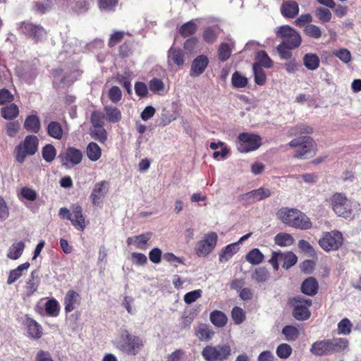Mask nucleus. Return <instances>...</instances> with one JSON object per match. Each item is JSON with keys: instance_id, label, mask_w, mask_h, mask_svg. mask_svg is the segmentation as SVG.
Listing matches in <instances>:
<instances>
[{"instance_id": "obj_1", "label": "nucleus", "mask_w": 361, "mask_h": 361, "mask_svg": "<svg viewBox=\"0 0 361 361\" xmlns=\"http://www.w3.org/2000/svg\"><path fill=\"white\" fill-rule=\"evenodd\" d=\"M113 343L117 349L130 355L138 354L144 346V341L140 337L130 334L126 329L120 331Z\"/></svg>"}, {"instance_id": "obj_2", "label": "nucleus", "mask_w": 361, "mask_h": 361, "mask_svg": "<svg viewBox=\"0 0 361 361\" xmlns=\"http://www.w3.org/2000/svg\"><path fill=\"white\" fill-rule=\"evenodd\" d=\"M329 203L333 211L338 216L345 219L351 217L354 210L359 209V203L348 199L344 193L336 192L332 195Z\"/></svg>"}, {"instance_id": "obj_3", "label": "nucleus", "mask_w": 361, "mask_h": 361, "mask_svg": "<svg viewBox=\"0 0 361 361\" xmlns=\"http://www.w3.org/2000/svg\"><path fill=\"white\" fill-rule=\"evenodd\" d=\"M39 139L36 135H27L14 149L13 154L16 160L23 164L27 156L34 155L38 150Z\"/></svg>"}, {"instance_id": "obj_4", "label": "nucleus", "mask_w": 361, "mask_h": 361, "mask_svg": "<svg viewBox=\"0 0 361 361\" xmlns=\"http://www.w3.org/2000/svg\"><path fill=\"white\" fill-rule=\"evenodd\" d=\"M276 35L282 39V44L290 49H296L300 44L302 39L300 35L295 30L288 25H282L276 27Z\"/></svg>"}, {"instance_id": "obj_5", "label": "nucleus", "mask_w": 361, "mask_h": 361, "mask_svg": "<svg viewBox=\"0 0 361 361\" xmlns=\"http://www.w3.org/2000/svg\"><path fill=\"white\" fill-rule=\"evenodd\" d=\"M262 145L261 137L253 133H242L239 134L236 146L239 152L247 153L257 149Z\"/></svg>"}, {"instance_id": "obj_6", "label": "nucleus", "mask_w": 361, "mask_h": 361, "mask_svg": "<svg viewBox=\"0 0 361 361\" xmlns=\"http://www.w3.org/2000/svg\"><path fill=\"white\" fill-rule=\"evenodd\" d=\"M218 235L215 232H209L204 235L202 239L198 240L195 247V254L200 257L209 255L215 248Z\"/></svg>"}, {"instance_id": "obj_7", "label": "nucleus", "mask_w": 361, "mask_h": 361, "mask_svg": "<svg viewBox=\"0 0 361 361\" xmlns=\"http://www.w3.org/2000/svg\"><path fill=\"white\" fill-rule=\"evenodd\" d=\"M231 348L228 345H207L202 350V355L207 361H221L228 358Z\"/></svg>"}, {"instance_id": "obj_8", "label": "nucleus", "mask_w": 361, "mask_h": 361, "mask_svg": "<svg viewBox=\"0 0 361 361\" xmlns=\"http://www.w3.org/2000/svg\"><path fill=\"white\" fill-rule=\"evenodd\" d=\"M343 241V235L340 231H331L323 234L319 244L324 250L330 252L337 250L342 245Z\"/></svg>"}, {"instance_id": "obj_9", "label": "nucleus", "mask_w": 361, "mask_h": 361, "mask_svg": "<svg viewBox=\"0 0 361 361\" xmlns=\"http://www.w3.org/2000/svg\"><path fill=\"white\" fill-rule=\"evenodd\" d=\"M292 304L294 307L293 315L298 321L307 320L310 317L309 307L312 305L310 299H305L300 296L294 298L292 300Z\"/></svg>"}, {"instance_id": "obj_10", "label": "nucleus", "mask_w": 361, "mask_h": 361, "mask_svg": "<svg viewBox=\"0 0 361 361\" xmlns=\"http://www.w3.org/2000/svg\"><path fill=\"white\" fill-rule=\"evenodd\" d=\"M297 260V256L292 252L284 253L274 252L269 259V263L273 266L274 270L277 271L279 269V263H282L283 267L288 269L295 264Z\"/></svg>"}, {"instance_id": "obj_11", "label": "nucleus", "mask_w": 361, "mask_h": 361, "mask_svg": "<svg viewBox=\"0 0 361 361\" xmlns=\"http://www.w3.org/2000/svg\"><path fill=\"white\" fill-rule=\"evenodd\" d=\"M19 30L30 38L37 42L46 36L45 30L39 25H35L29 22L22 23L19 27Z\"/></svg>"}, {"instance_id": "obj_12", "label": "nucleus", "mask_w": 361, "mask_h": 361, "mask_svg": "<svg viewBox=\"0 0 361 361\" xmlns=\"http://www.w3.org/2000/svg\"><path fill=\"white\" fill-rule=\"evenodd\" d=\"M271 194L269 188L262 187L242 195L240 200L246 203H252L267 198L271 196Z\"/></svg>"}, {"instance_id": "obj_13", "label": "nucleus", "mask_w": 361, "mask_h": 361, "mask_svg": "<svg viewBox=\"0 0 361 361\" xmlns=\"http://www.w3.org/2000/svg\"><path fill=\"white\" fill-rule=\"evenodd\" d=\"M108 191V183L101 181L97 183L92 189L90 199L93 204L99 206L102 204L103 199Z\"/></svg>"}, {"instance_id": "obj_14", "label": "nucleus", "mask_w": 361, "mask_h": 361, "mask_svg": "<svg viewBox=\"0 0 361 361\" xmlns=\"http://www.w3.org/2000/svg\"><path fill=\"white\" fill-rule=\"evenodd\" d=\"M314 154V141L310 137H302L300 146L295 151V157L298 159H305Z\"/></svg>"}, {"instance_id": "obj_15", "label": "nucleus", "mask_w": 361, "mask_h": 361, "mask_svg": "<svg viewBox=\"0 0 361 361\" xmlns=\"http://www.w3.org/2000/svg\"><path fill=\"white\" fill-rule=\"evenodd\" d=\"M79 75L80 73L78 71H75L71 73L70 75H64L61 77V71L56 70L54 72V85H58L59 88H66L71 85V84H72Z\"/></svg>"}, {"instance_id": "obj_16", "label": "nucleus", "mask_w": 361, "mask_h": 361, "mask_svg": "<svg viewBox=\"0 0 361 361\" xmlns=\"http://www.w3.org/2000/svg\"><path fill=\"white\" fill-rule=\"evenodd\" d=\"M209 59L205 55H200L192 62L190 74L192 77H197L202 74L207 67Z\"/></svg>"}, {"instance_id": "obj_17", "label": "nucleus", "mask_w": 361, "mask_h": 361, "mask_svg": "<svg viewBox=\"0 0 361 361\" xmlns=\"http://www.w3.org/2000/svg\"><path fill=\"white\" fill-rule=\"evenodd\" d=\"M80 295L73 290H70L67 292L64 298V310L66 312L73 311L80 303Z\"/></svg>"}, {"instance_id": "obj_18", "label": "nucleus", "mask_w": 361, "mask_h": 361, "mask_svg": "<svg viewBox=\"0 0 361 361\" xmlns=\"http://www.w3.org/2000/svg\"><path fill=\"white\" fill-rule=\"evenodd\" d=\"M72 216L71 221L74 227L80 231H83L86 226L85 219L82 212V208L79 205H73L71 207Z\"/></svg>"}, {"instance_id": "obj_19", "label": "nucleus", "mask_w": 361, "mask_h": 361, "mask_svg": "<svg viewBox=\"0 0 361 361\" xmlns=\"http://www.w3.org/2000/svg\"><path fill=\"white\" fill-rule=\"evenodd\" d=\"M331 343L330 339L314 342L310 348V351L315 355H323L332 353Z\"/></svg>"}, {"instance_id": "obj_20", "label": "nucleus", "mask_w": 361, "mask_h": 361, "mask_svg": "<svg viewBox=\"0 0 361 361\" xmlns=\"http://www.w3.org/2000/svg\"><path fill=\"white\" fill-rule=\"evenodd\" d=\"M293 220V228L300 230H308L312 228V224L310 218L298 209Z\"/></svg>"}, {"instance_id": "obj_21", "label": "nucleus", "mask_w": 361, "mask_h": 361, "mask_svg": "<svg viewBox=\"0 0 361 361\" xmlns=\"http://www.w3.org/2000/svg\"><path fill=\"white\" fill-rule=\"evenodd\" d=\"M281 11L284 17L293 18L299 13V6L295 1H286L282 4Z\"/></svg>"}, {"instance_id": "obj_22", "label": "nucleus", "mask_w": 361, "mask_h": 361, "mask_svg": "<svg viewBox=\"0 0 361 361\" xmlns=\"http://www.w3.org/2000/svg\"><path fill=\"white\" fill-rule=\"evenodd\" d=\"M296 212V209L281 208L278 211L277 216L283 224L293 227Z\"/></svg>"}, {"instance_id": "obj_23", "label": "nucleus", "mask_w": 361, "mask_h": 361, "mask_svg": "<svg viewBox=\"0 0 361 361\" xmlns=\"http://www.w3.org/2000/svg\"><path fill=\"white\" fill-rule=\"evenodd\" d=\"M151 238V234L149 233H144L140 235H135L133 237H129L126 243L128 245H133L135 247L139 249H145L146 244L149 240Z\"/></svg>"}, {"instance_id": "obj_24", "label": "nucleus", "mask_w": 361, "mask_h": 361, "mask_svg": "<svg viewBox=\"0 0 361 361\" xmlns=\"http://www.w3.org/2000/svg\"><path fill=\"white\" fill-rule=\"evenodd\" d=\"M24 128L30 133H37L41 128L40 121L36 114L30 115L26 117L24 122Z\"/></svg>"}, {"instance_id": "obj_25", "label": "nucleus", "mask_w": 361, "mask_h": 361, "mask_svg": "<svg viewBox=\"0 0 361 361\" xmlns=\"http://www.w3.org/2000/svg\"><path fill=\"white\" fill-rule=\"evenodd\" d=\"M26 325L30 337L37 339L42 336V328L35 320L27 318Z\"/></svg>"}, {"instance_id": "obj_26", "label": "nucleus", "mask_w": 361, "mask_h": 361, "mask_svg": "<svg viewBox=\"0 0 361 361\" xmlns=\"http://www.w3.org/2000/svg\"><path fill=\"white\" fill-rule=\"evenodd\" d=\"M65 159L71 165H77L82 161V153L80 150L76 148L68 147L65 153Z\"/></svg>"}, {"instance_id": "obj_27", "label": "nucleus", "mask_w": 361, "mask_h": 361, "mask_svg": "<svg viewBox=\"0 0 361 361\" xmlns=\"http://www.w3.org/2000/svg\"><path fill=\"white\" fill-rule=\"evenodd\" d=\"M25 247V243L23 241L13 243L8 250L7 257L13 260L18 259L22 255Z\"/></svg>"}, {"instance_id": "obj_28", "label": "nucleus", "mask_w": 361, "mask_h": 361, "mask_svg": "<svg viewBox=\"0 0 361 361\" xmlns=\"http://www.w3.org/2000/svg\"><path fill=\"white\" fill-rule=\"evenodd\" d=\"M301 290L305 295H314L318 290V283L314 278L310 277L303 281Z\"/></svg>"}, {"instance_id": "obj_29", "label": "nucleus", "mask_w": 361, "mask_h": 361, "mask_svg": "<svg viewBox=\"0 0 361 361\" xmlns=\"http://www.w3.org/2000/svg\"><path fill=\"white\" fill-rule=\"evenodd\" d=\"M85 152L87 158L92 161H97L102 157L101 147L94 142H91L87 145Z\"/></svg>"}, {"instance_id": "obj_30", "label": "nucleus", "mask_w": 361, "mask_h": 361, "mask_svg": "<svg viewBox=\"0 0 361 361\" xmlns=\"http://www.w3.org/2000/svg\"><path fill=\"white\" fill-rule=\"evenodd\" d=\"M30 267L29 262H25L20 264L17 268L10 271L7 279V283L11 285L16 281L20 277L22 276L23 272L26 271Z\"/></svg>"}, {"instance_id": "obj_31", "label": "nucleus", "mask_w": 361, "mask_h": 361, "mask_svg": "<svg viewBox=\"0 0 361 361\" xmlns=\"http://www.w3.org/2000/svg\"><path fill=\"white\" fill-rule=\"evenodd\" d=\"M214 332L205 324H200L196 328V336L200 341H209Z\"/></svg>"}, {"instance_id": "obj_32", "label": "nucleus", "mask_w": 361, "mask_h": 361, "mask_svg": "<svg viewBox=\"0 0 361 361\" xmlns=\"http://www.w3.org/2000/svg\"><path fill=\"white\" fill-rule=\"evenodd\" d=\"M19 114V109L16 104H11L1 109V115L6 120H13Z\"/></svg>"}, {"instance_id": "obj_33", "label": "nucleus", "mask_w": 361, "mask_h": 361, "mask_svg": "<svg viewBox=\"0 0 361 361\" xmlns=\"http://www.w3.org/2000/svg\"><path fill=\"white\" fill-rule=\"evenodd\" d=\"M281 333L285 336V340L289 342L296 341L300 336L299 329L293 325L285 326L283 328Z\"/></svg>"}, {"instance_id": "obj_34", "label": "nucleus", "mask_w": 361, "mask_h": 361, "mask_svg": "<svg viewBox=\"0 0 361 361\" xmlns=\"http://www.w3.org/2000/svg\"><path fill=\"white\" fill-rule=\"evenodd\" d=\"M168 61L169 63L173 62L178 66H181L185 61L184 54L181 50L172 47L169 51Z\"/></svg>"}, {"instance_id": "obj_35", "label": "nucleus", "mask_w": 361, "mask_h": 361, "mask_svg": "<svg viewBox=\"0 0 361 361\" xmlns=\"http://www.w3.org/2000/svg\"><path fill=\"white\" fill-rule=\"evenodd\" d=\"M238 245L237 243H231L225 247L219 255L220 262H226L231 259L238 251Z\"/></svg>"}, {"instance_id": "obj_36", "label": "nucleus", "mask_w": 361, "mask_h": 361, "mask_svg": "<svg viewBox=\"0 0 361 361\" xmlns=\"http://www.w3.org/2000/svg\"><path fill=\"white\" fill-rule=\"evenodd\" d=\"M47 133L54 139L61 140L63 137V131L59 123L51 121L48 124Z\"/></svg>"}, {"instance_id": "obj_37", "label": "nucleus", "mask_w": 361, "mask_h": 361, "mask_svg": "<svg viewBox=\"0 0 361 361\" xmlns=\"http://www.w3.org/2000/svg\"><path fill=\"white\" fill-rule=\"evenodd\" d=\"M210 321L214 326L223 327L227 322V317L224 312L214 310L210 314Z\"/></svg>"}, {"instance_id": "obj_38", "label": "nucleus", "mask_w": 361, "mask_h": 361, "mask_svg": "<svg viewBox=\"0 0 361 361\" xmlns=\"http://www.w3.org/2000/svg\"><path fill=\"white\" fill-rule=\"evenodd\" d=\"M106 118L111 123H117L121 119V113L118 109L111 106L104 108Z\"/></svg>"}, {"instance_id": "obj_39", "label": "nucleus", "mask_w": 361, "mask_h": 361, "mask_svg": "<svg viewBox=\"0 0 361 361\" xmlns=\"http://www.w3.org/2000/svg\"><path fill=\"white\" fill-rule=\"evenodd\" d=\"M305 66L311 71L316 70L319 66V59L315 54H307L303 58Z\"/></svg>"}, {"instance_id": "obj_40", "label": "nucleus", "mask_w": 361, "mask_h": 361, "mask_svg": "<svg viewBox=\"0 0 361 361\" xmlns=\"http://www.w3.org/2000/svg\"><path fill=\"white\" fill-rule=\"evenodd\" d=\"M274 242L279 246L288 247L293 243L294 239L289 233H279L275 236Z\"/></svg>"}, {"instance_id": "obj_41", "label": "nucleus", "mask_w": 361, "mask_h": 361, "mask_svg": "<svg viewBox=\"0 0 361 361\" xmlns=\"http://www.w3.org/2000/svg\"><path fill=\"white\" fill-rule=\"evenodd\" d=\"M264 255L257 248L251 250L246 255V260L252 264H259L264 259Z\"/></svg>"}, {"instance_id": "obj_42", "label": "nucleus", "mask_w": 361, "mask_h": 361, "mask_svg": "<svg viewBox=\"0 0 361 361\" xmlns=\"http://www.w3.org/2000/svg\"><path fill=\"white\" fill-rule=\"evenodd\" d=\"M253 72L255 75V82L259 85H263L267 81L265 72L257 63L253 64Z\"/></svg>"}, {"instance_id": "obj_43", "label": "nucleus", "mask_w": 361, "mask_h": 361, "mask_svg": "<svg viewBox=\"0 0 361 361\" xmlns=\"http://www.w3.org/2000/svg\"><path fill=\"white\" fill-rule=\"evenodd\" d=\"M269 278V272L264 267H259L256 269L252 274V279L258 283L264 282Z\"/></svg>"}, {"instance_id": "obj_44", "label": "nucleus", "mask_w": 361, "mask_h": 361, "mask_svg": "<svg viewBox=\"0 0 361 361\" xmlns=\"http://www.w3.org/2000/svg\"><path fill=\"white\" fill-rule=\"evenodd\" d=\"M304 32L308 37L317 39L322 37L323 31L317 25L313 24H307L305 27Z\"/></svg>"}, {"instance_id": "obj_45", "label": "nucleus", "mask_w": 361, "mask_h": 361, "mask_svg": "<svg viewBox=\"0 0 361 361\" xmlns=\"http://www.w3.org/2000/svg\"><path fill=\"white\" fill-rule=\"evenodd\" d=\"M231 82L233 87L236 88H243L247 85V78L243 75L238 71L233 73L231 77Z\"/></svg>"}, {"instance_id": "obj_46", "label": "nucleus", "mask_w": 361, "mask_h": 361, "mask_svg": "<svg viewBox=\"0 0 361 361\" xmlns=\"http://www.w3.org/2000/svg\"><path fill=\"white\" fill-rule=\"evenodd\" d=\"M330 343H331L332 353L343 351L348 345V340L343 338L330 339Z\"/></svg>"}, {"instance_id": "obj_47", "label": "nucleus", "mask_w": 361, "mask_h": 361, "mask_svg": "<svg viewBox=\"0 0 361 361\" xmlns=\"http://www.w3.org/2000/svg\"><path fill=\"white\" fill-rule=\"evenodd\" d=\"M257 63L260 67L271 68L273 66V62L269 57L268 54L264 51H259L256 56Z\"/></svg>"}, {"instance_id": "obj_48", "label": "nucleus", "mask_w": 361, "mask_h": 361, "mask_svg": "<svg viewBox=\"0 0 361 361\" xmlns=\"http://www.w3.org/2000/svg\"><path fill=\"white\" fill-rule=\"evenodd\" d=\"M312 133V128L305 124H300L290 128L288 135L290 136H295L300 134H309Z\"/></svg>"}, {"instance_id": "obj_49", "label": "nucleus", "mask_w": 361, "mask_h": 361, "mask_svg": "<svg viewBox=\"0 0 361 361\" xmlns=\"http://www.w3.org/2000/svg\"><path fill=\"white\" fill-rule=\"evenodd\" d=\"M293 349L291 346L287 343L280 344L276 350L277 356L281 359H287L292 354Z\"/></svg>"}, {"instance_id": "obj_50", "label": "nucleus", "mask_w": 361, "mask_h": 361, "mask_svg": "<svg viewBox=\"0 0 361 361\" xmlns=\"http://www.w3.org/2000/svg\"><path fill=\"white\" fill-rule=\"evenodd\" d=\"M45 311L47 314L56 317L59 312V305L56 300L51 299L45 304Z\"/></svg>"}, {"instance_id": "obj_51", "label": "nucleus", "mask_w": 361, "mask_h": 361, "mask_svg": "<svg viewBox=\"0 0 361 361\" xmlns=\"http://www.w3.org/2000/svg\"><path fill=\"white\" fill-rule=\"evenodd\" d=\"M353 324L348 318L341 319L338 324V334L341 335H348L350 334Z\"/></svg>"}, {"instance_id": "obj_52", "label": "nucleus", "mask_w": 361, "mask_h": 361, "mask_svg": "<svg viewBox=\"0 0 361 361\" xmlns=\"http://www.w3.org/2000/svg\"><path fill=\"white\" fill-rule=\"evenodd\" d=\"M317 18L322 23H328L331 20V12L326 8L319 7L315 11Z\"/></svg>"}, {"instance_id": "obj_53", "label": "nucleus", "mask_w": 361, "mask_h": 361, "mask_svg": "<svg viewBox=\"0 0 361 361\" xmlns=\"http://www.w3.org/2000/svg\"><path fill=\"white\" fill-rule=\"evenodd\" d=\"M90 135L92 138L101 143H104L107 139L106 131L103 126L95 127L94 129L91 130Z\"/></svg>"}, {"instance_id": "obj_54", "label": "nucleus", "mask_w": 361, "mask_h": 361, "mask_svg": "<svg viewBox=\"0 0 361 361\" xmlns=\"http://www.w3.org/2000/svg\"><path fill=\"white\" fill-rule=\"evenodd\" d=\"M42 157L43 159L47 162H51L56 154L55 147L51 145H47L42 149Z\"/></svg>"}, {"instance_id": "obj_55", "label": "nucleus", "mask_w": 361, "mask_h": 361, "mask_svg": "<svg viewBox=\"0 0 361 361\" xmlns=\"http://www.w3.org/2000/svg\"><path fill=\"white\" fill-rule=\"evenodd\" d=\"M232 50L226 43H222L218 49V58L221 61L228 60L231 54Z\"/></svg>"}, {"instance_id": "obj_56", "label": "nucleus", "mask_w": 361, "mask_h": 361, "mask_svg": "<svg viewBox=\"0 0 361 361\" xmlns=\"http://www.w3.org/2000/svg\"><path fill=\"white\" fill-rule=\"evenodd\" d=\"M20 196L25 200L33 202L37 199V192L31 188L23 187L20 191Z\"/></svg>"}, {"instance_id": "obj_57", "label": "nucleus", "mask_w": 361, "mask_h": 361, "mask_svg": "<svg viewBox=\"0 0 361 361\" xmlns=\"http://www.w3.org/2000/svg\"><path fill=\"white\" fill-rule=\"evenodd\" d=\"M197 27L194 21H189L183 25L180 30V34L184 37H188L194 34L196 31Z\"/></svg>"}, {"instance_id": "obj_58", "label": "nucleus", "mask_w": 361, "mask_h": 361, "mask_svg": "<svg viewBox=\"0 0 361 361\" xmlns=\"http://www.w3.org/2000/svg\"><path fill=\"white\" fill-rule=\"evenodd\" d=\"M219 31L217 26L207 27L203 34L204 41L208 43H212L215 41Z\"/></svg>"}, {"instance_id": "obj_59", "label": "nucleus", "mask_w": 361, "mask_h": 361, "mask_svg": "<svg viewBox=\"0 0 361 361\" xmlns=\"http://www.w3.org/2000/svg\"><path fill=\"white\" fill-rule=\"evenodd\" d=\"M231 316L235 324H240L243 323L245 319L243 310L239 307H235L233 308Z\"/></svg>"}, {"instance_id": "obj_60", "label": "nucleus", "mask_w": 361, "mask_h": 361, "mask_svg": "<svg viewBox=\"0 0 361 361\" xmlns=\"http://www.w3.org/2000/svg\"><path fill=\"white\" fill-rule=\"evenodd\" d=\"M118 0H99V6L102 11H112L115 9Z\"/></svg>"}, {"instance_id": "obj_61", "label": "nucleus", "mask_w": 361, "mask_h": 361, "mask_svg": "<svg viewBox=\"0 0 361 361\" xmlns=\"http://www.w3.org/2000/svg\"><path fill=\"white\" fill-rule=\"evenodd\" d=\"M333 54L343 63H347L351 61V54L346 49H339L338 50H335Z\"/></svg>"}, {"instance_id": "obj_62", "label": "nucleus", "mask_w": 361, "mask_h": 361, "mask_svg": "<svg viewBox=\"0 0 361 361\" xmlns=\"http://www.w3.org/2000/svg\"><path fill=\"white\" fill-rule=\"evenodd\" d=\"M20 129V124L17 121L8 122L6 125V133L8 136L13 137Z\"/></svg>"}, {"instance_id": "obj_63", "label": "nucleus", "mask_w": 361, "mask_h": 361, "mask_svg": "<svg viewBox=\"0 0 361 361\" xmlns=\"http://www.w3.org/2000/svg\"><path fill=\"white\" fill-rule=\"evenodd\" d=\"M149 90L154 93H159L164 89V82L157 78L152 79L149 82Z\"/></svg>"}, {"instance_id": "obj_64", "label": "nucleus", "mask_w": 361, "mask_h": 361, "mask_svg": "<svg viewBox=\"0 0 361 361\" xmlns=\"http://www.w3.org/2000/svg\"><path fill=\"white\" fill-rule=\"evenodd\" d=\"M202 290L200 289L195 290L187 293L184 295V301L187 304H191L196 301L202 296Z\"/></svg>"}]
</instances>
